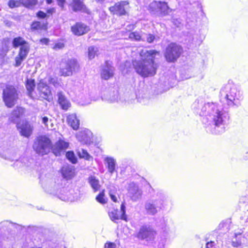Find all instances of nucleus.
<instances>
[{
	"instance_id": "obj_1",
	"label": "nucleus",
	"mask_w": 248,
	"mask_h": 248,
	"mask_svg": "<svg viewBox=\"0 0 248 248\" xmlns=\"http://www.w3.org/2000/svg\"><path fill=\"white\" fill-rule=\"evenodd\" d=\"M159 53L155 49L141 50L140 53V59L132 61L136 72L144 78L154 76L158 67L155 62V56Z\"/></svg>"
},
{
	"instance_id": "obj_2",
	"label": "nucleus",
	"mask_w": 248,
	"mask_h": 248,
	"mask_svg": "<svg viewBox=\"0 0 248 248\" xmlns=\"http://www.w3.org/2000/svg\"><path fill=\"white\" fill-rule=\"evenodd\" d=\"M12 45L14 48L19 47L17 55L15 58L14 66L16 67L20 66L26 60L30 48L29 43L22 37L17 36L13 38Z\"/></svg>"
},
{
	"instance_id": "obj_3",
	"label": "nucleus",
	"mask_w": 248,
	"mask_h": 248,
	"mask_svg": "<svg viewBox=\"0 0 248 248\" xmlns=\"http://www.w3.org/2000/svg\"><path fill=\"white\" fill-rule=\"evenodd\" d=\"M79 70V63L75 58L62 59L59 63V73L60 77L72 76Z\"/></svg>"
},
{
	"instance_id": "obj_4",
	"label": "nucleus",
	"mask_w": 248,
	"mask_h": 248,
	"mask_svg": "<svg viewBox=\"0 0 248 248\" xmlns=\"http://www.w3.org/2000/svg\"><path fill=\"white\" fill-rule=\"evenodd\" d=\"M19 91L13 85L7 84L2 90V98L8 108L15 106L19 99Z\"/></svg>"
},
{
	"instance_id": "obj_5",
	"label": "nucleus",
	"mask_w": 248,
	"mask_h": 248,
	"mask_svg": "<svg viewBox=\"0 0 248 248\" xmlns=\"http://www.w3.org/2000/svg\"><path fill=\"white\" fill-rule=\"evenodd\" d=\"M32 147L37 154L44 155L48 154L52 148V143L48 137L41 135L35 138Z\"/></svg>"
},
{
	"instance_id": "obj_6",
	"label": "nucleus",
	"mask_w": 248,
	"mask_h": 248,
	"mask_svg": "<svg viewBox=\"0 0 248 248\" xmlns=\"http://www.w3.org/2000/svg\"><path fill=\"white\" fill-rule=\"evenodd\" d=\"M183 52V48L181 46L172 42L166 46L164 57L168 62L174 63L181 57Z\"/></svg>"
},
{
	"instance_id": "obj_7",
	"label": "nucleus",
	"mask_w": 248,
	"mask_h": 248,
	"mask_svg": "<svg viewBox=\"0 0 248 248\" xmlns=\"http://www.w3.org/2000/svg\"><path fill=\"white\" fill-rule=\"evenodd\" d=\"M147 9L151 13L158 12L161 16H168L172 11L167 2L156 0L150 3Z\"/></svg>"
},
{
	"instance_id": "obj_8",
	"label": "nucleus",
	"mask_w": 248,
	"mask_h": 248,
	"mask_svg": "<svg viewBox=\"0 0 248 248\" xmlns=\"http://www.w3.org/2000/svg\"><path fill=\"white\" fill-rule=\"evenodd\" d=\"M129 8V2L128 1L121 0L110 6L108 8V10L111 14L113 16H123L128 15Z\"/></svg>"
},
{
	"instance_id": "obj_9",
	"label": "nucleus",
	"mask_w": 248,
	"mask_h": 248,
	"mask_svg": "<svg viewBox=\"0 0 248 248\" xmlns=\"http://www.w3.org/2000/svg\"><path fill=\"white\" fill-rule=\"evenodd\" d=\"M156 234V232L153 229L147 226H142L135 236L139 240L151 241L154 240Z\"/></svg>"
},
{
	"instance_id": "obj_10",
	"label": "nucleus",
	"mask_w": 248,
	"mask_h": 248,
	"mask_svg": "<svg viewBox=\"0 0 248 248\" xmlns=\"http://www.w3.org/2000/svg\"><path fill=\"white\" fill-rule=\"evenodd\" d=\"M16 127L20 135L27 138L31 137L33 130L32 125L29 121L26 120L17 122L16 124Z\"/></svg>"
},
{
	"instance_id": "obj_11",
	"label": "nucleus",
	"mask_w": 248,
	"mask_h": 248,
	"mask_svg": "<svg viewBox=\"0 0 248 248\" xmlns=\"http://www.w3.org/2000/svg\"><path fill=\"white\" fill-rule=\"evenodd\" d=\"M229 88L230 92L226 94L225 96L228 104L235 105L241 104L243 100V97L240 94L239 92L237 91L234 87H229Z\"/></svg>"
},
{
	"instance_id": "obj_12",
	"label": "nucleus",
	"mask_w": 248,
	"mask_h": 248,
	"mask_svg": "<svg viewBox=\"0 0 248 248\" xmlns=\"http://www.w3.org/2000/svg\"><path fill=\"white\" fill-rule=\"evenodd\" d=\"M37 90L41 98L49 101L50 97L52 95L51 91L46 82L42 79L40 80L37 84Z\"/></svg>"
},
{
	"instance_id": "obj_13",
	"label": "nucleus",
	"mask_w": 248,
	"mask_h": 248,
	"mask_svg": "<svg viewBox=\"0 0 248 248\" xmlns=\"http://www.w3.org/2000/svg\"><path fill=\"white\" fill-rule=\"evenodd\" d=\"M68 5L74 12H80L88 15L91 14L90 10L87 8L82 0H72Z\"/></svg>"
},
{
	"instance_id": "obj_14",
	"label": "nucleus",
	"mask_w": 248,
	"mask_h": 248,
	"mask_svg": "<svg viewBox=\"0 0 248 248\" xmlns=\"http://www.w3.org/2000/svg\"><path fill=\"white\" fill-rule=\"evenodd\" d=\"M90 30V27L82 22H77L71 27L72 33L78 36L86 34Z\"/></svg>"
},
{
	"instance_id": "obj_15",
	"label": "nucleus",
	"mask_w": 248,
	"mask_h": 248,
	"mask_svg": "<svg viewBox=\"0 0 248 248\" xmlns=\"http://www.w3.org/2000/svg\"><path fill=\"white\" fill-rule=\"evenodd\" d=\"M48 29V23L47 21L43 22L37 20L32 21L30 25V30L31 32L41 33L46 32Z\"/></svg>"
},
{
	"instance_id": "obj_16",
	"label": "nucleus",
	"mask_w": 248,
	"mask_h": 248,
	"mask_svg": "<svg viewBox=\"0 0 248 248\" xmlns=\"http://www.w3.org/2000/svg\"><path fill=\"white\" fill-rule=\"evenodd\" d=\"M69 143L62 140H58L52 149V152L56 156L60 155L62 152H64L69 147Z\"/></svg>"
},
{
	"instance_id": "obj_17",
	"label": "nucleus",
	"mask_w": 248,
	"mask_h": 248,
	"mask_svg": "<svg viewBox=\"0 0 248 248\" xmlns=\"http://www.w3.org/2000/svg\"><path fill=\"white\" fill-rule=\"evenodd\" d=\"M26 109L20 106H16L14 109L11 114V116L9 118V122L10 123H15L16 121L23 117L25 113Z\"/></svg>"
},
{
	"instance_id": "obj_18",
	"label": "nucleus",
	"mask_w": 248,
	"mask_h": 248,
	"mask_svg": "<svg viewBox=\"0 0 248 248\" xmlns=\"http://www.w3.org/2000/svg\"><path fill=\"white\" fill-rule=\"evenodd\" d=\"M57 95V102L61 108L64 110H67L71 106L70 101L66 98L62 91L59 92Z\"/></svg>"
},
{
	"instance_id": "obj_19",
	"label": "nucleus",
	"mask_w": 248,
	"mask_h": 248,
	"mask_svg": "<svg viewBox=\"0 0 248 248\" xmlns=\"http://www.w3.org/2000/svg\"><path fill=\"white\" fill-rule=\"evenodd\" d=\"M61 172L62 176L66 180L72 179L75 174L74 168L69 165L62 167Z\"/></svg>"
},
{
	"instance_id": "obj_20",
	"label": "nucleus",
	"mask_w": 248,
	"mask_h": 248,
	"mask_svg": "<svg viewBox=\"0 0 248 248\" xmlns=\"http://www.w3.org/2000/svg\"><path fill=\"white\" fill-rule=\"evenodd\" d=\"M67 123L74 130H77L79 127V120L74 114H70L67 116Z\"/></svg>"
},
{
	"instance_id": "obj_21",
	"label": "nucleus",
	"mask_w": 248,
	"mask_h": 248,
	"mask_svg": "<svg viewBox=\"0 0 248 248\" xmlns=\"http://www.w3.org/2000/svg\"><path fill=\"white\" fill-rule=\"evenodd\" d=\"M25 86L28 96L31 98H33V93L36 87L35 79L33 78H27L25 82Z\"/></svg>"
},
{
	"instance_id": "obj_22",
	"label": "nucleus",
	"mask_w": 248,
	"mask_h": 248,
	"mask_svg": "<svg viewBox=\"0 0 248 248\" xmlns=\"http://www.w3.org/2000/svg\"><path fill=\"white\" fill-rule=\"evenodd\" d=\"M88 182L94 192L100 190L101 185L99 184V180L94 176H90L88 178Z\"/></svg>"
},
{
	"instance_id": "obj_23",
	"label": "nucleus",
	"mask_w": 248,
	"mask_h": 248,
	"mask_svg": "<svg viewBox=\"0 0 248 248\" xmlns=\"http://www.w3.org/2000/svg\"><path fill=\"white\" fill-rule=\"evenodd\" d=\"M128 191L131 193L133 197H137L140 196L142 194L141 190L134 183H131L129 185Z\"/></svg>"
},
{
	"instance_id": "obj_24",
	"label": "nucleus",
	"mask_w": 248,
	"mask_h": 248,
	"mask_svg": "<svg viewBox=\"0 0 248 248\" xmlns=\"http://www.w3.org/2000/svg\"><path fill=\"white\" fill-rule=\"evenodd\" d=\"M95 199L97 202L102 205L107 203L108 199L105 195V190L104 189L101 190L96 196Z\"/></svg>"
},
{
	"instance_id": "obj_25",
	"label": "nucleus",
	"mask_w": 248,
	"mask_h": 248,
	"mask_svg": "<svg viewBox=\"0 0 248 248\" xmlns=\"http://www.w3.org/2000/svg\"><path fill=\"white\" fill-rule=\"evenodd\" d=\"M22 6L27 9H32L38 3V0H20Z\"/></svg>"
},
{
	"instance_id": "obj_26",
	"label": "nucleus",
	"mask_w": 248,
	"mask_h": 248,
	"mask_svg": "<svg viewBox=\"0 0 248 248\" xmlns=\"http://www.w3.org/2000/svg\"><path fill=\"white\" fill-rule=\"evenodd\" d=\"M78 156L79 158H82L86 160H93V157L91 156L88 151L84 149L77 151Z\"/></svg>"
},
{
	"instance_id": "obj_27",
	"label": "nucleus",
	"mask_w": 248,
	"mask_h": 248,
	"mask_svg": "<svg viewBox=\"0 0 248 248\" xmlns=\"http://www.w3.org/2000/svg\"><path fill=\"white\" fill-rule=\"evenodd\" d=\"M108 216L110 219L114 222H116L118 220L121 219V215H120L118 209H113L112 211L108 212Z\"/></svg>"
},
{
	"instance_id": "obj_28",
	"label": "nucleus",
	"mask_w": 248,
	"mask_h": 248,
	"mask_svg": "<svg viewBox=\"0 0 248 248\" xmlns=\"http://www.w3.org/2000/svg\"><path fill=\"white\" fill-rule=\"evenodd\" d=\"M105 161L107 163V168L108 171L112 173L114 171L115 168V161L114 159L111 157H107L105 158Z\"/></svg>"
},
{
	"instance_id": "obj_29",
	"label": "nucleus",
	"mask_w": 248,
	"mask_h": 248,
	"mask_svg": "<svg viewBox=\"0 0 248 248\" xmlns=\"http://www.w3.org/2000/svg\"><path fill=\"white\" fill-rule=\"evenodd\" d=\"M113 76V71L111 69H104L101 73V78L108 80Z\"/></svg>"
},
{
	"instance_id": "obj_30",
	"label": "nucleus",
	"mask_w": 248,
	"mask_h": 248,
	"mask_svg": "<svg viewBox=\"0 0 248 248\" xmlns=\"http://www.w3.org/2000/svg\"><path fill=\"white\" fill-rule=\"evenodd\" d=\"M216 115L213 118V121L216 126H218L223 124L222 114L220 111H217Z\"/></svg>"
},
{
	"instance_id": "obj_31",
	"label": "nucleus",
	"mask_w": 248,
	"mask_h": 248,
	"mask_svg": "<svg viewBox=\"0 0 248 248\" xmlns=\"http://www.w3.org/2000/svg\"><path fill=\"white\" fill-rule=\"evenodd\" d=\"M66 157L72 164H76L78 162V159L72 151H69L66 153Z\"/></svg>"
},
{
	"instance_id": "obj_32",
	"label": "nucleus",
	"mask_w": 248,
	"mask_h": 248,
	"mask_svg": "<svg viewBox=\"0 0 248 248\" xmlns=\"http://www.w3.org/2000/svg\"><path fill=\"white\" fill-rule=\"evenodd\" d=\"M147 212L150 215H154L157 212L155 205L151 203H147L145 206Z\"/></svg>"
},
{
	"instance_id": "obj_33",
	"label": "nucleus",
	"mask_w": 248,
	"mask_h": 248,
	"mask_svg": "<svg viewBox=\"0 0 248 248\" xmlns=\"http://www.w3.org/2000/svg\"><path fill=\"white\" fill-rule=\"evenodd\" d=\"M128 38L131 40L140 41L141 40V36L140 33L137 31L131 32L128 35Z\"/></svg>"
},
{
	"instance_id": "obj_34",
	"label": "nucleus",
	"mask_w": 248,
	"mask_h": 248,
	"mask_svg": "<svg viewBox=\"0 0 248 248\" xmlns=\"http://www.w3.org/2000/svg\"><path fill=\"white\" fill-rule=\"evenodd\" d=\"M125 203L124 201H123L120 206V209L122 212L121 214V220H124L127 222L128 221V218L126 215V209H125Z\"/></svg>"
},
{
	"instance_id": "obj_35",
	"label": "nucleus",
	"mask_w": 248,
	"mask_h": 248,
	"mask_svg": "<svg viewBox=\"0 0 248 248\" xmlns=\"http://www.w3.org/2000/svg\"><path fill=\"white\" fill-rule=\"evenodd\" d=\"M88 56L89 59H93L96 54V49L94 46H90L88 49Z\"/></svg>"
},
{
	"instance_id": "obj_36",
	"label": "nucleus",
	"mask_w": 248,
	"mask_h": 248,
	"mask_svg": "<svg viewBox=\"0 0 248 248\" xmlns=\"http://www.w3.org/2000/svg\"><path fill=\"white\" fill-rule=\"evenodd\" d=\"M8 5L10 8L12 9L16 7H19L22 6L21 1L20 0H10L8 2Z\"/></svg>"
},
{
	"instance_id": "obj_37",
	"label": "nucleus",
	"mask_w": 248,
	"mask_h": 248,
	"mask_svg": "<svg viewBox=\"0 0 248 248\" xmlns=\"http://www.w3.org/2000/svg\"><path fill=\"white\" fill-rule=\"evenodd\" d=\"M48 82L49 84H51L55 87H57L60 86V82L58 80V78L56 77H53L52 76L48 78Z\"/></svg>"
},
{
	"instance_id": "obj_38",
	"label": "nucleus",
	"mask_w": 248,
	"mask_h": 248,
	"mask_svg": "<svg viewBox=\"0 0 248 248\" xmlns=\"http://www.w3.org/2000/svg\"><path fill=\"white\" fill-rule=\"evenodd\" d=\"M116 191V189L112 190L110 189L108 191V195L111 200V201L114 202H118L119 201L118 200V198L116 197L115 195V193Z\"/></svg>"
},
{
	"instance_id": "obj_39",
	"label": "nucleus",
	"mask_w": 248,
	"mask_h": 248,
	"mask_svg": "<svg viewBox=\"0 0 248 248\" xmlns=\"http://www.w3.org/2000/svg\"><path fill=\"white\" fill-rule=\"evenodd\" d=\"M36 16L40 19H44L48 17V15L46 12L39 10L36 13Z\"/></svg>"
},
{
	"instance_id": "obj_40",
	"label": "nucleus",
	"mask_w": 248,
	"mask_h": 248,
	"mask_svg": "<svg viewBox=\"0 0 248 248\" xmlns=\"http://www.w3.org/2000/svg\"><path fill=\"white\" fill-rule=\"evenodd\" d=\"M65 45L62 42H58L55 44L52 47L53 49L54 50H58L64 48Z\"/></svg>"
},
{
	"instance_id": "obj_41",
	"label": "nucleus",
	"mask_w": 248,
	"mask_h": 248,
	"mask_svg": "<svg viewBox=\"0 0 248 248\" xmlns=\"http://www.w3.org/2000/svg\"><path fill=\"white\" fill-rule=\"evenodd\" d=\"M104 248H116V245L113 242H107L104 245Z\"/></svg>"
},
{
	"instance_id": "obj_42",
	"label": "nucleus",
	"mask_w": 248,
	"mask_h": 248,
	"mask_svg": "<svg viewBox=\"0 0 248 248\" xmlns=\"http://www.w3.org/2000/svg\"><path fill=\"white\" fill-rule=\"evenodd\" d=\"M206 248H217L216 244L214 241H210L206 243Z\"/></svg>"
},
{
	"instance_id": "obj_43",
	"label": "nucleus",
	"mask_w": 248,
	"mask_h": 248,
	"mask_svg": "<svg viewBox=\"0 0 248 248\" xmlns=\"http://www.w3.org/2000/svg\"><path fill=\"white\" fill-rule=\"evenodd\" d=\"M56 12V8L54 7L49 8L46 10V13L48 15V17L52 16Z\"/></svg>"
},
{
	"instance_id": "obj_44",
	"label": "nucleus",
	"mask_w": 248,
	"mask_h": 248,
	"mask_svg": "<svg viewBox=\"0 0 248 248\" xmlns=\"http://www.w3.org/2000/svg\"><path fill=\"white\" fill-rule=\"evenodd\" d=\"M155 39V36L152 34H149L147 37V41L149 43H153Z\"/></svg>"
},
{
	"instance_id": "obj_45",
	"label": "nucleus",
	"mask_w": 248,
	"mask_h": 248,
	"mask_svg": "<svg viewBox=\"0 0 248 248\" xmlns=\"http://www.w3.org/2000/svg\"><path fill=\"white\" fill-rule=\"evenodd\" d=\"M58 6H59L62 9H64L65 4L66 3L65 0H56Z\"/></svg>"
},
{
	"instance_id": "obj_46",
	"label": "nucleus",
	"mask_w": 248,
	"mask_h": 248,
	"mask_svg": "<svg viewBox=\"0 0 248 248\" xmlns=\"http://www.w3.org/2000/svg\"><path fill=\"white\" fill-rule=\"evenodd\" d=\"M39 42L42 45H47L50 40L47 38H42L39 40Z\"/></svg>"
},
{
	"instance_id": "obj_47",
	"label": "nucleus",
	"mask_w": 248,
	"mask_h": 248,
	"mask_svg": "<svg viewBox=\"0 0 248 248\" xmlns=\"http://www.w3.org/2000/svg\"><path fill=\"white\" fill-rule=\"evenodd\" d=\"M242 244V242L240 240H236L235 241H232V245L233 247L237 248L240 246Z\"/></svg>"
},
{
	"instance_id": "obj_48",
	"label": "nucleus",
	"mask_w": 248,
	"mask_h": 248,
	"mask_svg": "<svg viewBox=\"0 0 248 248\" xmlns=\"http://www.w3.org/2000/svg\"><path fill=\"white\" fill-rule=\"evenodd\" d=\"M42 122L46 126L47 125V123L48 121V118L46 116L42 117Z\"/></svg>"
},
{
	"instance_id": "obj_49",
	"label": "nucleus",
	"mask_w": 248,
	"mask_h": 248,
	"mask_svg": "<svg viewBox=\"0 0 248 248\" xmlns=\"http://www.w3.org/2000/svg\"><path fill=\"white\" fill-rule=\"evenodd\" d=\"M52 2V0H46V3L47 4H50Z\"/></svg>"
}]
</instances>
